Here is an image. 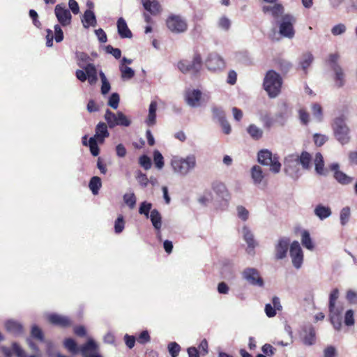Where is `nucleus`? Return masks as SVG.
I'll return each mask as SVG.
<instances>
[{"mask_svg": "<svg viewBox=\"0 0 357 357\" xmlns=\"http://www.w3.org/2000/svg\"><path fill=\"white\" fill-rule=\"evenodd\" d=\"M282 83L281 76L275 70H269L264 78L263 88L271 98H274L280 93Z\"/></svg>", "mask_w": 357, "mask_h": 357, "instance_id": "1", "label": "nucleus"}, {"mask_svg": "<svg viewBox=\"0 0 357 357\" xmlns=\"http://www.w3.org/2000/svg\"><path fill=\"white\" fill-rule=\"evenodd\" d=\"M174 171L181 175H186L196 165V158L190 155L185 158L174 157L171 161Z\"/></svg>", "mask_w": 357, "mask_h": 357, "instance_id": "2", "label": "nucleus"}, {"mask_svg": "<svg viewBox=\"0 0 357 357\" xmlns=\"http://www.w3.org/2000/svg\"><path fill=\"white\" fill-rule=\"evenodd\" d=\"M178 68L184 74L192 73L193 75H197L202 66V59L201 54L196 52L194 54L193 59L191 63L187 60H181L177 64Z\"/></svg>", "mask_w": 357, "mask_h": 357, "instance_id": "3", "label": "nucleus"}, {"mask_svg": "<svg viewBox=\"0 0 357 357\" xmlns=\"http://www.w3.org/2000/svg\"><path fill=\"white\" fill-rule=\"evenodd\" d=\"M258 161L263 165L270 166V169L274 173H278L281 169V164L279 161V157L277 155H273L267 150H261L258 153Z\"/></svg>", "mask_w": 357, "mask_h": 357, "instance_id": "4", "label": "nucleus"}, {"mask_svg": "<svg viewBox=\"0 0 357 357\" xmlns=\"http://www.w3.org/2000/svg\"><path fill=\"white\" fill-rule=\"evenodd\" d=\"M339 291H332L329 298L330 321L335 330L340 331L342 327L340 312L335 307V302L338 298Z\"/></svg>", "mask_w": 357, "mask_h": 357, "instance_id": "5", "label": "nucleus"}, {"mask_svg": "<svg viewBox=\"0 0 357 357\" xmlns=\"http://www.w3.org/2000/svg\"><path fill=\"white\" fill-rule=\"evenodd\" d=\"M333 129L336 139L342 144H344L349 142V128L345 123L343 117H337L334 120Z\"/></svg>", "mask_w": 357, "mask_h": 357, "instance_id": "6", "label": "nucleus"}, {"mask_svg": "<svg viewBox=\"0 0 357 357\" xmlns=\"http://www.w3.org/2000/svg\"><path fill=\"white\" fill-rule=\"evenodd\" d=\"M166 26L172 33H181L188 29V23L186 20L178 15L172 14L166 20Z\"/></svg>", "mask_w": 357, "mask_h": 357, "instance_id": "7", "label": "nucleus"}, {"mask_svg": "<svg viewBox=\"0 0 357 357\" xmlns=\"http://www.w3.org/2000/svg\"><path fill=\"white\" fill-rule=\"evenodd\" d=\"M105 119L110 128H113L116 126L128 127L131 123L130 120L123 112H118L116 114H114L109 109H106Z\"/></svg>", "mask_w": 357, "mask_h": 357, "instance_id": "8", "label": "nucleus"}, {"mask_svg": "<svg viewBox=\"0 0 357 357\" xmlns=\"http://www.w3.org/2000/svg\"><path fill=\"white\" fill-rule=\"evenodd\" d=\"M296 18L291 14H285L282 17V21L279 26L280 35L288 38H292L295 35L294 24Z\"/></svg>", "mask_w": 357, "mask_h": 357, "instance_id": "9", "label": "nucleus"}, {"mask_svg": "<svg viewBox=\"0 0 357 357\" xmlns=\"http://www.w3.org/2000/svg\"><path fill=\"white\" fill-rule=\"evenodd\" d=\"M84 71L82 70H77L75 73L76 77L84 82L87 79L90 84H94L98 81L97 69L94 64L87 63L84 68Z\"/></svg>", "mask_w": 357, "mask_h": 357, "instance_id": "10", "label": "nucleus"}, {"mask_svg": "<svg viewBox=\"0 0 357 357\" xmlns=\"http://www.w3.org/2000/svg\"><path fill=\"white\" fill-rule=\"evenodd\" d=\"M54 13L59 24L67 26L71 24L72 15L70 11L66 8L65 4H57L54 8Z\"/></svg>", "mask_w": 357, "mask_h": 357, "instance_id": "11", "label": "nucleus"}, {"mask_svg": "<svg viewBox=\"0 0 357 357\" xmlns=\"http://www.w3.org/2000/svg\"><path fill=\"white\" fill-rule=\"evenodd\" d=\"M243 278L250 284L262 287L264 286V280L261 277L259 271L252 268H248L243 272Z\"/></svg>", "mask_w": 357, "mask_h": 357, "instance_id": "12", "label": "nucleus"}, {"mask_svg": "<svg viewBox=\"0 0 357 357\" xmlns=\"http://www.w3.org/2000/svg\"><path fill=\"white\" fill-rule=\"evenodd\" d=\"M98 351V345L91 338L79 347V352L83 357H102Z\"/></svg>", "mask_w": 357, "mask_h": 357, "instance_id": "13", "label": "nucleus"}, {"mask_svg": "<svg viewBox=\"0 0 357 357\" xmlns=\"http://www.w3.org/2000/svg\"><path fill=\"white\" fill-rule=\"evenodd\" d=\"M312 160L311 155L307 151H303L300 155H291L285 161V171L287 172V163L295 161L302 165L303 169H309Z\"/></svg>", "mask_w": 357, "mask_h": 357, "instance_id": "14", "label": "nucleus"}, {"mask_svg": "<svg viewBox=\"0 0 357 357\" xmlns=\"http://www.w3.org/2000/svg\"><path fill=\"white\" fill-rule=\"evenodd\" d=\"M289 254L292 259L293 265L299 268L303 263V253L299 243L294 241L290 245Z\"/></svg>", "mask_w": 357, "mask_h": 357, "instance_id": "15", "label": "nucleus"}, {"mask_svg": "<svg viewBox=\"0 0 357 357\" xmlns=\"http://www.w3.org/2000/svg\"><path fill=\"white\" fill-rule=\"evenodd\" d=\"M61 24H56L54 26V34L53 31L47 29L46 30V45L51 47L53 45V40L54 39L56 43H61L63 40V32L61 29Z\"/></svg>", "mask_w": 357, "mask_h": 357, "instance_id": "16", "label": "nucleus"}, {"mask_svg": "<svg viewBox=\"0 0 357 357\" xmlns=\"http://www.w3.org/2000/svg\"><path fill=\"white\" fill-rule=\"evenodd\" d=\"M206 66L211 71L222 70L225 67L223 59L216 54H211L206 60Z\"/></svg>", "mask_w": 357, "mask_h": 357, "instance_id": "17", "label": "nucleus"}, {"mask_svg": "<svg viewBox=\"0 0 357 357\" xmlns=\"http://www.w3.org/2000/svg\"><path fill=\"white\" fill-rule=\"evenodd\" d=\"M329 169L334 172L333 176L335 180L342 185H348L351 183L353 178L343 172L339 170V165L337 163H332L329 165Z\"/></svg>", "mask_w": 357, "mask_h": 357, "instance_id": "18", "label": "nucleus"}, {"mask_svg": "<svg viewBox=\"0 0 357 357\" xmlns=\"http://www.w3.org/2000/svg\"><path fill=\"white\" fill-rule=\"evenodd\" d=\"M47 320L51 324L61 328H68L72 325V321L68 317L57 314H50L47 317Z\"/></svg>", "mask_w": 357, "mask_h": 357, "instance_id": "19", "label": "nucleus"}, {"mask_svg": "<svg viewBox=\"0 0 357 357\" xmlns=\"http://www.w3.org/2000/svg\"><path fill=\"white\" fill-rule=\"evenodd\" d=\"M202 92L199 89L189 90L185 92V99L187 104L195 107L200 105Z\"/></svg>", "mask_w": 357, "mask_h": 357, "instance_id": "20", "label": "nucleus"}, {"mask_svg": "<svg viewBox=\"0 0 357 357\" xmlns=\"http://www.w3.org/2000/svg\"><path fill=\"white\" fill-rule=\"evenodd\" d=\"M5 328L7 332L14 336H20L24 333V327L18 321L14 320H8L5 323Z\"/></svg>", "mask_w": 357, "mask_h": 357, "instance_id": "21", "label": "nucleus"}, {"mask_svg": "<svg viewBox=\"0 0 357 357\" xmlns=\"http://www.w3.org/2000/svg\"><path fill=\"white\" fill-rule=\"evenodd\" d=\"M262 11L264 14L271 13L274 19H278L280 16L282 17L284 8L282 3H275L273 6H264Z\"/></svg>", "mask_w": 357, "mask_h": 357, "instance_id": "22", "label": "nucleus"}, {"mask_svg": "<svg viewBox=\"0 0 357 357\" xmlns=\"http://www.w3.org/2000/svg\"><path fill=\"white\" fill-rule=\"evenodd\" d=\"M289 245V240L288 238H280L278 243L275 246V257L278 259H282L287 255Z\"/></svg>", "mask_w": 357, "mask_h": 357, "instance_id": "23", "label": "nucleus"}, {"mask_svg": "<svg viewBox=\"0 0 357 357\" xmlns=\"http://www.w3.org/2000/svg\"><path fill=\"white\" fill-rule=\"evenodd\" d=\"M117 30L121 38H131L132 33L128 28L126 20L123 17L117 20Z\"/></svg>", "mask_w": 357, "mask_h": 357, "instance_id": "24", "label": "nucleus"}, {"mask_svg": "<svg viewBox=\"0 0 357 357\" xmlns=\"http://www.w3.org/2000/svg\"><path fill=\"white\" fill-rule=\"evenodd\" d=\"M109 133L107 130V126L105 123L100 122L96 128V134L93 137L100 143H103L105 138L108 137Z\"/></svg>", "mask_w": 357, "mask_h": 357, "instance_id": "25", "label": "nucleus"}, {"mask_svg": "<svg viewBox=\"0 0 357 357\" xmlns=\"http://www.w3.org/2000/svg\"><path fill=\"white\" fill-rule=\"evenodd\" d=\"M144 8L153 15H156L162 11L160 3L156 0H145L143 3Z\"/></svg>", "mask_w": 357, "mask_h": 357, "instance_id": "26", "label": "nucleus"}, {"mask_svg": "<svg viewBox=\"0 0 357 357\" xmlns=\"http://www.w3.org/2000/svg\"><path fill=\"white\" fill-rule=\"evenodd\" d=\"M314 162L315 171L318 174L324 176L327 175L328 171L324 168V158L321 153L318 152L315 154Z\"/></svg>", "mask_w": 357, "mask_h": 357, "instance_id": "27", "label": "nucleus"}, {"mask_svg": "<svg viewBox=\"0 0 357 357\" xmlns=\"http://www.w3.org/2000/svg\"><path fill=\"white\" fill-rule=\"evenodd\" d=\"M213 191L224 199H227L229 197V194L225 185L220 181H215L212 184Z\"/></svg>", "mask_w": 357, "mask_h": 357, "instance_id": "28", "label": "nucleus"}, {"mask_svg": "<svg viewBox=\"0 0 357 357\" xmlns=\"http://www.w3.org/2000/svg\"><path fill=\"white\" fill-rule=\"evenodd\" d=\"M335 75L334 81L337 88L342 87L345 84V75L340 66H335L333 69Z\"/></svg>", "mask_w": 357, "mask_h": 357, "instance_id": "29", "label": "nucleus"}, {"mask_svg": "<svg viewBox=\"0 0 357 357\" xmlns=\"http://www.w3.org/2000/svg\"><path fill=\"white\" fill-rule=\"evenodd\" d=\"M82 22L83 26L85 28H88L90 26H96V24H97L95 14L90 9H87L86 10H85L84 15H83V18L82 20Z\"/></svg>", "mask_w": 357, "mask_h": 357, "instance_id": "30", "label": "nucleus"}, {"mask_svg": "<svg viewBox=\"0 0 357 357\" xmlns=\"http://www.w3.org/2000/svg\"><path fill=\"white\" fill-rule=\"evenodd\" d=\"M313 61L314 56L311 52H307L302 54L301 59L299 61V65L305 74H307V69L310 66Z\"/></svg>", "mask_w": 357, "mask_h": 357, "instance_id": "31", "label": "nucleus"}, {"mask_svg": "<svg viewBox=\"0 0 357 357\" xmlns=\"http://www.w3.org/2000/svg\"><path fill=\"white\" fill-rule=\"evenodd\" d=\"M150 219L154 228L160 233L162 227V217L157 209H153L151 211Z\"/></svg>", "mask_w": 357, "mask_h": 357, "instance_id": "32", "label": "nucleus"}, {"mask_svg": "<svg viewBox=\"0 0 357 357\" xmlns=\"http://www.w3.org/2000/svg\"><path fill=\"white\" fill-rule=\"evenodd\" d=\"M314 214L321 220L327 218L331 215V210L328 206L319 204L314 208Z\"/></svg>", "mask_w": 357, "mask_h": 357, "instance_id": "33", "label": "nucleus"}, {"mask_svg": "<svg viewBox=\"0 0 357 357\" xmlns=\"http://www.w3.org/2000/svg\"><path fill=\"white\" fill-rule=\"evenodd\" d=\"M156 109L157 102L155 101H152L149 105V115L146 119V123L149 126H153L155 123Z\"/></svg>", "mask_w": 357, "mask_h": 357, "instance_id": "34", "label": "nucleus"}, {"mask_svg": "<svg viewBox=\"0 0 357 357\" xmlns=\"http://www.w3.org/2000/svg\"><path fill=\"white\" fill-rule=\"evenodd\" d=\"M251 176L255 184H259L264 178V174L262 169L258 165H255L251 169Z\"/></svg>", "mask_w": 357, "mask_h": 357, "instance_id": "35", "label": "nucleus"}, {"mask_svg": "<svg viewBox=\"0 0 357 357\" xmlns=\"http://www.w3.org/2000/svg\"><path fill=\"white\" fill-rule=\"evenodd\" d=\"M247 132L254 140H259L263 136V130L255 124H250L247 128Z\"/></svg>", "mask_w": 357, "mask_h": 357, "instance_id": "36", "label": "nucleus"}, {"mask_svg": "<svg viewBox=\"0 0 357 357\" xmlns=\"http://www.w3.org/2000/svg\"><path fill=\"white\" fill-rule=\"evenodd\" d=\"M63 346L72 354H77L79 352V347L73 338H66L63 341Z\"/></svg>", "mask_w": 357, "mask_h": 357, "instance_id": "37", "label": "nucleus"}, {"mask_svg": "<svg viewBox=\"0 0 357 357\" xmlns=\"http://www.w3.org/2000/svg\"><path fill=\"white\" fill-rule=\"evenodd\" d=\"M243 237L249 248L254 249L257 245L255 241L254 236L250 230L246 227H243Z\"/></svg>", "mask_w": 357, "mask_h": 357, "instance_id": "38", "label": "nucleus"}, {"mask_svg": "<svg viewBox=\"0 0 357 357\" xmlns=\"http://www.w3.org/2000/svg\"><path fill=\"white\" fill-rule=\"evenodd\" d=\"M102 186L101 179L98 176H93L89 184V187L92 193L96 195L98 194L99 190Z\"/></svg>", "mask_w": 357, "mask_h": 357, "instance_id": "39", "label": "nucleus"}, {"mask_svg": "<svg viewBox=\"0 0 357 357\" xmlns=\"http://www.w3.org/2000/svg\"><path fill=\"white\" fill-rule=\"evenodd\" d=\"M259 119L262 122L264 127L266 129H270L275 121L274 118L268 112L262 114Z\"/></svg>", "mask_w": 357, "mask_h": 357, "instance_id": "40", "label": "nucleus"}, {"mask_svg": "<svg viewBox=\"0 0 357 357\" xmlns=\"http://www.w3.org/2000/svg\"><path fill=\"white\" fill-rule=\"evenodd\" d=\"M302 245L308 250H312L314 248V244L312 241L310 233L305 230L302 233L301 236Z\"/></svg>", "mask_w": 357, "mask_h": 357, "instance_id": "41", "label": "nucleus"}, {"mask_svg": "<svg viewBox=\"0 0 357 357\" xmlns=\"http://www.w3.org/2000/svg\"><path fill=\"white\" fill-rule=\"evenodd\" d=\"M275 63L277 68L283 74L287 73L291 68V63L284 59H278Z\"/></svg>", "mask_w": 357, "mask_h": 357, "instance_id": "42", "label": "nucleus"}, {"mask_svg": "<svg viewBox=\"0 0 357 357\" xmlns=\"http://www.w3.org/2000/svg\"><path fill=\"white\" fill-rule=\"evenodd\" d=\"M153 162L155 167L158 169H162L165 165L164 158L158 150L153 151Z\"/></svg>", "mask_w": 357, "mask_h": 357, "instance_id": "43", "label": "nucleus"}, {"mask_svg": "<svg viewBox=\"0 0 357 357\" xmlns=\"http://www.w3.org/2000/svg\"><path fill=\"white\" fill-rule=\"evenodd\" d=\"M31 336L40 342H45L43 331L36 325H33L31 327Z\"/></svg>", "mask_w": 357, "mask_h": 357, "instance_id": "44", "label": "nucleus"}, {"mask_svg": "<svg viewBox=\"0 0 357 357\" xmlns=\"http://www.w3.org/2000/svg\"><path fill=\"white\" fill-rule=\"evenodd\" d=\"M123 201L130 208L132 209L135 206L137 199L135 194L132 192L125 194L123 195Z\"/></svg>", "mask_w": 357, "mask_h": 357, "instance_id": "45", "label": "nucleus"}, {"mask_svg": "<svg viewBox=\"0 0 357 357\" xmlns=\"http://www.w3.org/2000/svg\"><path fill=\"white\" fill-rule=\"evenodd\" d=\"M151 208V203L143 202L139 206V213L142 215H144L148 218L149 217V213L152 211Z\"/></svg>", "mask_w": 357, "mask_h": 357, "instance_id": "46", "label": "nucleus"}, {"mask_svg": "<svg viewBox=\"0 0 357 357\" xmlns=\"http://www.w3.org/2000/svg\"><path fill=\"white\" fill-rule=\"evenodd\" d=\"M315 340V331L314 328H311L309 333L303 337V342L304 344L310 346L314 344Z\"/></svg>", "mask_w": 357, "mask_h": 357, "instance_id": "47", "label": "nucleus"}, {"mask_svg": "<svg viewBox=\"0 0 357 357\" xmlns=\"http://www.w3.org/2000/svg\"><path fill=\"white\" fill-rule=\"evenodd\" d=\"M125 227V220L122 215H119L114 222V231L116 234L123 231Z\"/></svg>", "mask_w": 357, "mask_h": 357, "instance_id": "48", "label": "nucleus"}, {"mask_svg": "<svg viewBox=\"0 0 357 357\" xmlns=\"http://www.w3.org/2000/svg\"><path fill=\"white\" fill-rule=\"evenodd\" d=\"M351 212L349 206L344 207L340 212V222L342 225H345L350 218Z\"/></svg>", "mask_w": 357, "mask_h": 357, "instance_id": "49", "label": "nucleus"}, {"mask_svg": "<svg viewBox=\"0 0 357 357\" xmlns=\"http://www.w3.org/2000/svg\"><path fill=\"white\" fill-rule=\"evenodd\" d=\"M97 139L95 137H91L89 140V146L90 151L93 156H97L100 153V149L97 144Z\"/></svg>", "mask_w": 357, "mask_h": 357, "instance_id": "50", "label": "nucleus"}, {"mask_svg": "<svg viewBox=\"0 0 357 357\" xmlns=\"http://www.w3.org/2000/svg\"><path fill=\"white\" fill-rule=\"evenodd\" d=\"M100 77L101 78V80H102V86H101V93L103 94V95H105L107 94L109 90H110V84L109 83V82L107 81L105 74L102 73V72H100Z\"/></svg>", "mask_w": 357, "mask_h": 357, "instance_id": "51", "label": "nucleus"}, {"mask_svg": "<svg viewBox=\"0 0 357 357\" xmlns=\"http://www.w3.org/2000/svg\"><path fill=\"white\" fill-rule=\"evenodd\" d=\"M168 351L172 357H177L181 350V347L175 342H170L168 344Z\"/></svg>", "mask_w": 357, "mask_h": 357, "instance_id": "52", "label": "nucleus"}, {"mask_svg": "<svg viewBox=\"0 0 357 357\" xmlns=\"http://www.w3.org/2000/svg\"><path fill=\"white\" fill-rule=\"evenodd\" d=\"M119 95L117 93H113L109 98L108 105L114 109H116L119 107Z\"/></svg>", "mask_w": 357, "mask_h": 357, "instance_id": "53", "label": "nucleus"}, {"mask_svg": "<svg viewBox=\"0 0 357 357\" xmlns=\"http://www.w3.org/2000/svg\"><path fill=\"white\" fill-rule=\"evenodd\" d=\"M312 111L314 116H315L319 121H321L323 117L321 106L319 103H314L312 105Z\"/></svg>", "mask_w": 357, "mask_h": 357, "instance_id": "54", "label": "nucleus"}, {"mask_svg": "<svg viewBox=\"0 0 357 357\" xmlns=\"http://www.w3.org/2000/svg\"><path fill=\"white\" fill-rule=\"evenodd\" d=\"M139 163L145 170H148L151 167V160L146 155L139 157Z\"/></svg>", "mask_w": 357, "mask_h": 357, "instance_id": "55", "label": "nucleus"}, {"mask_svg": "<svg viewBox=\"0 0 357 357\" xmlns=\"http://www.w3.org/2000/svg\"><path fill=\"white\" fill-rule=\"evenodd\" d=\"M212 113L213 118L218 119L219 122H221L223 120L226 119L225 114L221 108L213 107L212 108Z\"/></svg>", "mask_w": 357, "mask_h": 357, "instance_id": "56", "label": "nucleus"}, {"mask_svg": "<svg viewBox=\"0 0 357 357\" xmlns=\"http://www.w3.org/2000/svg\"><path fill=\"white\" fill-rule=\"evenodd\" d=\"M12 350L17 357H28L24 350L17 342L12 344Z\"/></svg>", "mask_w": 357, "mask_h": 357, "instance_id": "57", "label": "nucleus"}, {"mask_svg": "<svg viewBox=\"0 0 357 357\" xmlns=\"http://www.w3.org/2000/svg\"><path fill=\"white\" fill-rule=\"evenodd\" d=\"M121 76L123 79H131L135 75V71L128 66L121 67Z\"/></svg>", "mask_w": 357, "mask_h": 357, "instance_id": "58", "label": "nucleus"}, {"mask_svg": "<svg viewBox=\"0 0 357 357\" xmlns=\"http://www.w3.org/2000/svg\"><path fill=\"white\" fill-rule=\"evenodd\" d=\"M344 322L345 325H347V326H351L354 324V317L353 310H349L346 312Z\"/></svg>", "mask_w": 357, "mask_h": 357, "instance_id": "59", "label": "nucleus"}, {"mask_svg": "<svg viewBox=\"0 0 357 357\" xmlns=\"http://www.w3.org/2000/svg\"><path fill=\"white\" fill-rule=\"evenodd\" d=\"M218 26L223 30L228 31L231 26V21L227 17H222L218 21Z\"/></svg>", "mask_w": 357, "mask_h": 357, "instance_id": "60", "label": "nucleus"}, {"mask_svg": "<svg viewBox=\"0 0 357 357\" xmlns=\"http://www.w3.org/2000/svg\"><path fill=\"white\" fill-rule=\"evenodd\" d=\"M139 344H144L151 340V337L147 331H143L137 338Z\"/></svg>", "mask_w": 357, "mask_h": 357, "instance_id": "61", "label": "nucleus"}, {"mask_svg": "<svg viewBox=\"0 0 357 357\" xmlns=\"http://www.w3.org/2000/svg\"><path fill=\"white\" fill-rule=\"evenodd\" d=\"M90 60L91 58L87 54L82 52L78 55L77 64L80 68H84L86 66L84 64L88 63Z\"/></svg>", "mask_w": 357, "mask_h": 357, "instance_id": "62", "label": "nucleus"}, {"mask_svg": "<svg viewBox=\"0 0 357 357\" xmlns=\"http://www.w3.org/2000/svg\"><path fill=\"white\" fill-rule=\"evenodd\" d=\"M238 216L243 221H246L249 217L248 211L243 206H237Z\"/></svg>", "mask_w": 357, "mask_h": 357, "instance_id": "63", "label": "nucleus"}, {"mask_svg": "<svg viewBox=\"0 0 357 357\" xmlns=\"http://www.w3.org/2000/svg\"><path fill=\"white\" fill-rule=\"evenodd\" d=\"M299 119L303 125H307L310 121V114L308 112L303 109H301L298 111Z\"/></svg>", "mask_w": 357, "mask_h": 357, "instance_id": "64", "label": "nucleus"}]
</instances>
